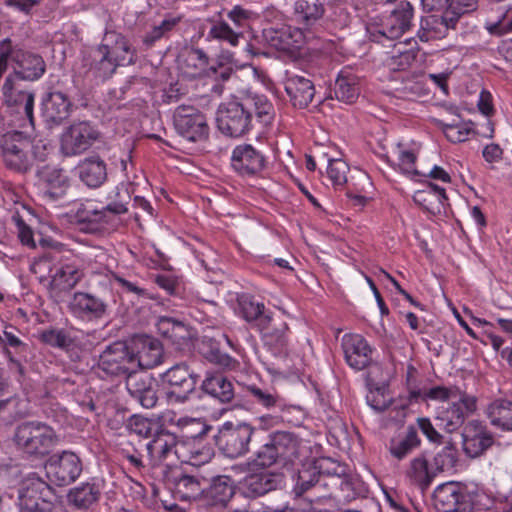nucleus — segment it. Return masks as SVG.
Returning <instances> with one entry per match:
<instances>
[{
	"label": "nucleus",
	"instance_id": "f257e3e1",
	"mask_svg": "<svg viewBox=\"0 0 512 512\" xmlns=\"http://www.w3.org/2000/svg\"><path fill=\"white\" fill-rule=\"evenodd\" d=\"M264 124H269L274 116L273 104L267 96L249 94L237 101L222 103L216 112L219 131L230 137H241L252 127V115Z\"/></svg>",
	"mask_w": 512,
	"mask_h": 512
},
{
	"label": "nucleus",
	"instance_id": "f03ea898",
	"mask_svg": "<svg viewBox=\"0 0 512 512\" xmlns=\"http://www.w3.org/2000/svg\"><path fill=\"white\" fill-rule=\"evenodd\" d=\"M302 448V439L298 434L288 430H276L253 453L248 465L252 470L284 468L301 459Z\"/></svg>",
	"mask_w": 512,
	"mask_h": 512
},
{
	"label": "nucleus",
	"instance_id": "7ed1b4c3",
	"mask_svg": "<svg viewBox=\"0 0 512 512\" xmlns=\"http://www.w3.org/2000/svg\"><path fill=\"white\" fill-rule=\"evenodd\" d=\"M55 489L36 473L28 474L18 489V506L22 512H51L56 502Z\"/></svg>",
	"mask_w": 512,
	"mask_h": 512
},
{
	"label": "nucleus",
	"instance_id": "20e7f679",
	"mask_svg": "<svg viewBox=\"0 0 512 512\" xmlns=\"http://www.w3.org/2000/svg\"><path fill=\"white\" fill-rule=\"evenodd\" d=\"M14 441L27 454L45 456L56 445L57 437L54 430L48 425L28 421L16 427Z\"/></svg>",
	"mask_w": 512,
	"mask_h": 512
},
{
	"label": "nucleus",
	"instance_id": "39448f33",
	"mask_svg": "<svg viewBox=\"0 0 512 512\" xmlns=\"http://www.w3.org/2000/svg\"><path fill=\"white\" fill-rule=\"evenodd\" d=\"M111 291L107 284L102 285L99 291H77L69 303L70 313L77 319L94 322L104 319L109 312Z\"/></svg>",
	"mask_w": 512,
	"mask_h": 512
},
{
	"label": "nucleus",
	"instance_id": "423d86ee",
	"mask_svg": "<svg viewBox=\"0 0 512 512\" xmlns=\"http://www.w3.org/2000/svg\"><path fill=\"white\" fill-rule=\"evenodd\" d=\"M0 147L6 167L21 173L31 169L33 139L29 135L18 130L8 131L2 135Z\"/></svg>",
	"mask_w": 512,
	"mask_h": 512
},
{
	"label": "nucleus",
	"instance_id": "0eeeda50",
	"mask_svg": "<svg viewBox=\"0 0 512 512\" xmlns=\"http://www.w3.org/2000/svg\"><path fill=\"white\" fill-rule=\"evenodd\" d=\"M198 375L185 362L177 363L161 374L167 386L166 398L172 404H184L196 390Z\"/></svg>",
	"mask_w": 512,
	"mask_h": 512
},
{
	"label": "nucleus",
	"instance_id": "6e6552de",
	"mask_svg": "<svg viewBox=\"0 0 512 512\" xmlns=\"http://www.w3.org/2000/svg\"><path fill=\"white\" fill-rule=\"evenodd\" d=\"M255 428L246 422H225L214 436L219 450L229 458H238L249 451Z\"/></svg>",
	"mask_w": 512,
	"mask_h": 512
},
{
	"label": "nucleus",
	"instance_id": "1a4fd4ad",
	"mask_svg": "<svg viewBox=\"0 0 512 512\" xmlns=\"http://www.w3.org/2000/svg\"><path fill=\"white\" fill-rule=\"evenodd\" d=\"M432 503L438 512H472L473 498L467 487L459 482H445L436 487Z\"/></svg>",
	"mask_w": 512,
	"mask_h": 512
},
{
	"label": "nucleus",
	"instance_id": "9d476101",
	"mask_svg": "<svg viewBox=\"0 0 512 512\" xmlns=\"http://www.w3.org/2000/svg\"><path fill=\"white\" fill-rule=\"evenodd\" d=\"M173 123L176 132L191 142L208 139L209 125L207 118L198 108L190 105H180L173 113Z\"/></svg>",
	"mask_w": 512,
	"mask_h": 512
},
{
	"label": "nucleus",
	"instance_id": "9b49d317",
	"mask_svg": "<svg viewBox=\"0 0 512 512\" xmlns=\"http://www.w3.org/2000/svg\"><path fill=\"white\" fill-rule=\"evenodd\" d=\"M261 333L264 347L276 358H284L288 354L289 327L281 314L271 313L260 319L257 326Z\"/></svg>",
	"mask_w": 512,
	"mask_h": 512
},
{
	"label": "nucleus",
	"instance_id": "f8f14e48",
	"mask_svg": "<svg viewBox=\"0 0 512 512\" xmlns=\"http://www.w3.org/2000/svg\"><path fill=\"white\" fill-rule=\"evenodd\" d=\"M99 367L111 376H126L136 372L131 343L116 341L101 353Z\"/></svg>",
	"mask_w": 512,
	"mask_h": 512
},
{
	"label": "nucleus",
	"instance_id": "ddd939ff",
	"mask_svg": "<svg viewBox=\"0 0 512 512\" xmlns=\"http://www.w3.org/2000/svg\"><path fill=\"white\" fill-rule=\"evenodd\" d=\"M100 136L87 121L73 123L61 137V152L65 156L79 155L88 150Z\"/></svg>",
	"mask_w": 512,
	"mask_h": 512
},
{
	"label": "nucleus",
	"instance_id": "4468645a",
	"mask_svg": "<svg viewBox=\"0 0 512 512\" xmlns=\"http://www.w3.org/2000/svg\"><path fill=\"white\" fill-rule=\"evenodd\" d=\"M47 476L59 486L74 482L82 472L80 458L74 453L64 451L52 455L45 464Z\"/></svg>",
	"mask_w": 512,
	"mask_h": 512
},
{
	"label": "nucleus",
	"instance_id": "2eb2a0df",
	"mask_svg": "<svg viewBox=\"0 0 512 512\" xmlns=\"http://www.w3.org/2000/svg\"><path fill=\"white\" fill-rule=\"evenodd\" d=\"M283 86L294 108H306L315 96L314 82L306 71H286Z\"/></svg>",
	"mask_w": 512,
	"mask_h": 512
},
{
	"label": "nucleus",
	"instance_id": "dca6fc26",
	"mask_svg": "<svg viewBox=\"0 0 512 512\" xmlns=\"http://www.w3.org/2000/svg\"><path fill=\"white\" fill-rule=\"evenodd\" d=\"M328 486V481L322 479L312 463H310L303 465L302 468L298 470L293 493L296 497H304L307 501L313 503L331 497V491L321 493V489H327Z\"/></svg>",
	"mask_w": 512,
	"mask_h": 512
},
{
	"label": "nucleus",
	"instance_id": "f3484780",
	"mask_svg": "<svg viewBox=\"0 0 512 512\" xmlns=\"http://www.w3.org/2000/svg\"><path fill=\"white\" fill-rule=\"evenodd\" d=\"M266 157L251 144L237 145L231 155V167L242 177L259 176L266 168Z\"/></svg>",
	"mask_w": 512,
	"mask_h": 512
},
{
	"label": "nucleus",
	"instance_id": "a211bd4d",
	"mask_svg": "<svg viewBox=\"0 0 512 512\" xmlns=\"http://www.w3.org/2000/svg\"><path fill=\"white\" fill-rule=\"evenodd\" d=\"M158 382L145 371H136L126 378V389L143 408L150 409L158 402Z\"/></svg>",
	"mask_w": 512,
	"mask_h": 512
},
{
	"label": "nucleus",
	"instance_id": "6ab92c4d",
	"mask_svg": "<svg viewBox=\"0 0 512 512\" xmlns=\"http://www.w3.org/2000/svg\"><path fill=\"white\" fill-rule=\"evenodd\" d=\"M107 52L122 66L134 65L137 61V51L121 32L116 31L111 24H106L102 42L97 45Z\"/></svg>",
	"mask_w": 512,
	"mask_h": 512
},
{
	"label": "nucleus",
	"instance_id": "aec40b11",
	"mask_svg": "<svg viewBox=\"0 0 512 512\" xmlns=\"http://www.w3.org/2000/svg\"><path fill=\"white\" fill-rule=\"evenodd\" d=\"M130 343L136 370L152 369L162 363L163 347L158 339L141 334L135 335Z\"/></svg>",
	"mask_w": 512,
	"mask_h": 512
},
{
	"label": "nucleus",
	"instance_id": "412c9836",
	"mask_svg": "<svg viewBox=\"0 0 512 512\" xmlns=\"http://www.w3.org/2000/svg\"><path fill=\"white\" fill-rule=\"evenodd\" d=\"M21 80L15 74L9 73L4 80L2 85V104L19 111L21 108L24 110V114L29 120L31 125H34V99L35 95L33 92L24 91L18 88V81Z\"/></svg>",
	"mask_w": 512,
	"mask_h": 512
},
{
	"label": "nucleus",
	"instance_id": "4be33fe9",
	"mask_svg": "<svg viewBox=\"0 0 512 512\" xmlns=\"http://www.w3.org/2000/svg\"><path fill=\"white\" fill-rule=\"evenodd\" d=\"M180 68L184 75L190 78L202 76H216L218 69L222 68V64L215 65L207 53L197 47L185 48L179 56Z\"/></svg>",
	"mask_w": 512,
	"mask_h": 512
},
{
	"label": "nucleus",
	"instance_id": "5701e85b",
	"mask_svg": "<svg viewBox=\"0 0 512 512\" xmlns=\"http://www.w3.org/2000/svg\"><path fill=\"white\" fill-rule=\"evenodd\" d=\"M127 212V203L113 201L101 209L88 206L79 209L77 217L81 223L94 225L92 229H106L115 226L117 217Z\"/></svg>",
	"mask_w": 512,
	"mask_h": 512
},
{
	"label": "nucleus",
	"instance_id": "b1692460",
	"mask_svg": "<svg viewBox=\"0 0 512 512\" xmlns=\"http://www.w3.org/2000/svg\"><path fill=\"white\" fill-rule=\"evenodd\" d=\"M494 443V436L486 425L478 420L467 423L462 432V446L470 458L482 455Z\"/></svg>",
	"mask_w": 512,
	"mask_h": 512
},
{
	"label": "nucleus",
	"instance_id": "393cba45",
	"mask_svg": "<svg viewBox=\"0 0 512 512\" xmlns=\"http://www.w3.org/2000/svg\"><path fill=\"white\" fill-rule=\"evenodd\" d=\"M341 346L345 361L351 368L363 370L372 364V348L360 334H345Z\"/></svg>",
	"mask_w": 512,
	"mask_h": 512
},
{
	"label": "nucleus",
	"instance_id": "a878e982",
	"mask_svg": "<svg viewBox=\"0 0 512 512\" xmlns=\"http://www.w3.org/2000/svg\"><path fill=\"white\" fill-rule=\"evenodd\" d=\"M12 61L15 67L11 73L23 81H36L46 71V64L42 56L30 51L13 48Z\"/></svg>",
	"mask_w": 512,
	"mask_h": 512
},
{
	"label": "nucleus",
	"instance_id": "bb28decb",
	"mask_svg": "<svg viewBox=\"0 0 512 512\" xmlns=\"http://www.w3.org/2000/svg\"><path fill=\"white\" fill-rule=\"evenodd\" d=\"M265 41L279 51L294 54L304 44V34L299 28H267L263 30Z\"/></svg>",
	"mask_w": 512,
	"mask_h": 512
},
{
	"label": "nucleus",
	"instance_id": "cd10ccee",
	"mask_svg": "<svg viewBox=\"0 0 512 512\" xmlns=\"http://www.w3.org/2000/svg\"><path fill=\"white\" fill-rule=\"evenodd\" d=\"M414 10L408 1H400L385 18L381 34L388 39L400 38L411 26Z\"/></svg>",
	"mask_w": 512,
	"mask_h": 512
},
{
	"label": "nucleus",
	"instance_id": "c85d7f7f",
	"mask_svg": "<svg viewBox=\"0 0 512 512\" xmlns=\"http://www.w3.org/2000/svg\"><path fill=\"white\" fill-rule=\"evenodd\" d=\"M200 390L221 404L233 403L238 397L234 383L222 373H207Z\"/></svg>",
	"mask_w": 512,
	"mask_h": 512
},
{
	"label": "nucleus",
	"instance_id": "c756f323",
	"mask_svg": "<svg viewBox=\"0 0 512 512\" xmlns=\"http://www.w3.org/2000/svg\"><path fill=\"white\" fill-rule=\"evenodd\" d=\"M71 106L66 94L60 91L49 92L42 99V117L50 127L60 125L69 117Z\"/></svg>",
	"mask_w": 512,
	"mask_h": 512
},
{
	"label": "nucleus",
	"instance_id": "7c9ffc66",
	"mask_svg": "<svg viewBox=\"0 0 512 512\" xmlns=\"http://www.w3.org/2000/svg\"><path fill=\"white\" fill-rule=\"evenodd\" d=\"M235 494V485L231 477L219 475L204 488L202 502L209 507L225 508Z\"/></svg>",
	"mask_w": 512,
	"mask_h": 512
},
{
	"label": "nucleus",
	"instance_id": "2f4dec72",
	"mask_svg": "<svg viewBox=\"0 0 512 512\" xmlns=\"http://www.w3.org/2000/svg\"><path fill=\"white\" fill-rule=\"evenodd\" d=\"M88 72L100 81L110 79L119 66H122L116 59L101 50L98 46L93 48L88 57L84 59Z\"/></svg>",
	"mask_w": 512,
	"mask_h": 512
},
{
	"label": "nucleus",
	"instance_id": "473e14b6",
	"mask_svg": "<svg viewBox=\"0 0 512 512\" xmlns=\"http://www.w3.org/2000/svg\"><path fill=\"white\" fill-rule=\"evenodd\" d=\"M169 484L175 497L181 501H202L204 487L196 476L183 472L173 473L169 478Z\"/></svg>",
	"mask_w": 512,
	"mask_h": 512
},
{
	"label": "nucleus",
	"instance_id": "72a5a7b5",
	"mask_svg": "<svg viewBox=\"0 0 512 512\" xmlns=\"http://www.w3.org/2000/svg\"><path fill=\"white\" fill-rule=\"evenodd\" d=\"M76 170L80 180L90 188L100 187L107 179L106 163L99 156L83 159Z\"/></svg>",
	"mask_w": 512,
	"mask_h": 512
},
{
	"label": "nucleus",
	"instance_id": "f704fd0d",
	"mask_svg": "<svg viewBox=\"0 0 512 512\" xmlns=\"http://www.w3.org/2000/svg\"><path fill=\"white\" fill-rule=\"evenodd\" d=\"M317 473L322 479L328 481V491H331L337 486L344 484L348 485V472L347 466L337 462L331 458L323 457L312 462Z\"/></svg>",
	"mask_w": 512,
	"mask_h": 512
},
{
	"label": "nucleus",
	"instance_id": "c9c22d12",
	"mask_svg": "<svg viewBox=\"0 0 512 512\" xmlns=\"http://www.w3.org/2000/svg\"><path fill=\"white\" fill-rule=\"evenodd\" d=\"M475 411H467L461 403L441 406L435 417L436 425L448 433H453L465 423L466 418Z\"/></svg>",
	"mask_w": 512,
	"mask_h": 512
},
{
	"label": "nucleus",
	"instance_id": "e433bc0d",
	"mask_svg": "<svg viewBox=\"0 0 512 512\" xmlns=\"http://www.w3.org/2000/svg\"><path fill=\"white\" fill-rule=\"evenodd\" d=\"M283 482L281 473H254L249 475L244 482L245 493L249 497H260L266 493L276 490Z\"/></svg>",
	"mask_w": 512,
	"mask_h": 512
},
{
	"label": "nucleus",
	"instance_id": "4c0bfd02",
	"mask_svg": "<svg viewBox=\"0 0 512 512\" xmlns=\"http://www.w3.org/2000/svg\"><path fill=\"white\" fill-rule=\"evenodd\" d=\"M37 174L46 186L45 193L53 199L63 196L69 187V179L63 169L44 166Z\"/></svg>",
	"mask_w": 512,
	"mask_h": 512
},
{
	"label": "nucleus",
	"instance_id": "58836bf2",
	"mask_svg": "<svg viewBox=\"0 0 512 512\" xmlns=\"http://www.w3.org/2000/svg\"><path fill=\"white\" fill-rule=\"evenodd\" d=\"M406 476L410 482L425 492L437 476L432 465H429L427 458L421 454L413 458L406 470Z\"/></svg>",
	"mask_w": 512,
	"mask_h": 512
},
{
	"label": "nucleus",
	"instance_id": "ea45409f",
	"mask_svg": "<svg viewBox=\"0 0 512 512\" xmlns=\"http://www.w3.org/2000/svg\"><path fill=\"white\" fill-rule=\"evenodd\" d=\"M486 415L492 426L502 431H512V401L497 398L488 404Z\"/></svg>",
	"mask_w": 512,
	"mask_h": 512
},
{
	"label": "nucleus",
	"instance_id": "a19ab883",
	"mask_svg": "<svg viewBox=\"0 0 512 512\" xmlns=\"http://www.w3.org/2000/svg\"><path fill=\"white\" fill-rule=\"evenodd\" d=\"M333 91L337 100L346 104L354 103L360 93L358 78L350 71H340Z\"/></svg>",
	"mask_w": 512,
	"mask_h": 512
},
{
	"label": "nucleus",
	"instance_id": "79ce46f5",
	"mask_svg": "<svg viewBox=\"0 0 512 512\" xmlns=\"http://www.w3.org/2000/svg\"><path fill=\"white\" fill-rule=\"evenodd\" d=\"M421 444V440L418 436L417 429L410 425L407 427L404 435H398L390 440L389 452L397 460H403L412 451L418 448Z\"/></svg>",
	"mask_w": 512,
	"mask_h": 512
},
{
	"label": "nucleus",
	"instance_id": "37998d69",
	"mask_svg": "<svg viewBox=\"0 0 512 512\" xmlns=\"http://www.w3.org/2000/svg\"><path fill=\"white\" fill-rule=\"evenodd\" d=\"M325 13V7L320 0H295L294 16L298 23L311 26L320 20Z\"/></svg>",
	"mask_w": 512,
	"mask_h": 512
},
{
	"label": "nucleus",
	"instance_id": "c03bdc74",
	"mask_svg": "<svg viewBox=\"0 0 512 512\" xmlns=\"http://www.w3.org/2000/svg\"><path fill=\"white\" fill-rule=\"evenodd\" d=\"M100 496V490L94 483H82L71 489L67 495L68 502L78 509H88Z\"/></svg>",
	"mask_w": 512,
	"mask_h": 512
},
{
	"label": "nucleus",
	"instance_id": "a18cd8bd",
	"mask_svg": "<svg viewBox=\"0 0 512 512\" xmlns=\"http://www.w3.org/2000/svg\"><path fill=\"white\" fill-rule=\"evenodd\" d=\"M177 438L173 433L166 430L157 431L153 439L146 445V448L152 456L159 459H166L176 447Z\"/></svg>",
	"mask_w": 512,
	"mask_h": 512
},
{
	"label": "nucleus",
	"instance_id": "49530a36",
	"mask_svg": "<svg viewBox=\"0 0 512 512\" xmlns=\"http://www.w3.org/2000/svg\"><path fill=\"white\" fill-rule=\"evenodd\" d=\"M237 301L243 318L249 323L255 322L256 327L260 324V319L272 313L265 311L264 304L255 301L254 297L248 294L238 296Z\"/></svg>",
	"mask_w": 512,
	"mask_h": 512
},
{
	"label": "nucleus",
	"instance_id": "de8ad7c7",
	"mask_svg": "<svg viewBox=\"0 0 512 512\" xmlns=\"http://www.w3.org/2000/svg\"><path fill=\"white\" fill-rule=\"evenodd\" d=\"M158 329L164 337L173 343H179L180 340H184L189 336V332L182 322L169 317H162L160 319Z\"/></svg>",
	"mask_w": 512,
	"mask_h": 512
},
{
	"label": "nucleus",
	"instance_id": "09e8293b",
	"mask_svg": "<svg viewBox=\"0 0 512 512\" xmlns=\"http://www.w3.org/2000/svg\"><path fill=\"white\" fill-rule=\"evenodd\" d=\"M477 3L478 0H451L447 10L444 11V19H447L454 29L462 15L476 10Z\"/></svg>",
	"mask_w": 512,
	"mask_h": 512
},
{
	"label": "nucleus",
	"instance_id": "8fccbe9b",
	"mask_svg": "<svg viewBox=\"0 0 512 512\" xmlns=\"http://www.w3.org/2000/svg\"><path fill=\"white\" fill-rule=\"evenodd\" d=\"M457 456L458 452L453 444L449 443L443 447V449L438 452L433 459L432 466L434 471H436V475L444 470H449L455 467L458 461Z\"/></svg>",
	"mask_w": 512,
	"mask_h": 512
},
{
	"label": "nucleus",
	"instance_id": "3c124183",
	"mask_svg": "<svg viewBox=\"0 0 512 512\" xmlns=\"http://www.w3.org/2000/svg\"><path fill=\"white\" fill-rule=\"evenodd\" d=\"M39 339L51 347L68 350L73 345V339L64 329H47L40 333Z\"/></svg>",
	"mask_w": 512,
	"mask_h": 512
},
{
	"label": "nucleus",
	"instance_id": "603ef678",
	"mask_svg": "<svg viewBox=\"0 0 512 512\" xmlns=\"http://www.w3.org/2000/svg\"><path fill=\"white\" fill-rule=\"evenodd\" d=\"M437 197L435 194L422 189L414 193L413 201L424 210L435 215L441 213L442 208L445 206V202Z\"/></svg>",
	"mask_w": 512,
	"mask_h": 512
},
{
	"label": "nucleus",
	"instance_id": "864d4df0",
	"mask_svg": "<svg viewBox=\"0 0 512 512\" xmlns=\"http://www.w3.org/2000/svg\"><path fill=\"white\" fill-rule=\"evenodd\" d=\"M84 272L75 264H65L59 269L54 277V281H62L64 288L72 289L83 278Z\"/></svg>",
	"mask_w": 512,
	"mask_h": 512
},
{
	"label": "nucleus",
	"instance_id": "5fc2aeb1",
	"mask_svg": "<svg viewBox=\"0 0 512 512\" xmlns=\"http://www.w3.org/2000/svg\"><path fill=\"white\" fill-rule=\"evenodd\" d=\"M208 37L219 41H226L232 46H236L239 41L240 34L235 32L228 23L219 21L210 28Z\"/></svg>",
	"mask_w": 512,
	"mask_h": 512
},
{
	"label": "nucleus",
	"instance_id": "6e6d98bb",
	"mask_svg": "<svg viewBox=\"0 0 512 512\" xmlns=\"http://www.w3.org/2000/svg\"><path fill=\"white\" fill-rule=\"evenodd\" d=\"M472 123H463L453 121L452 123H443L442 128L447 139L453 143L463 142L468 139L469 134L473 131Z\"/></svg>",
	"mask_w": 512,
	"mask_h": 512
},
{
	"label": "nucleus",
	"instance_id": "4d7b16f0",
	"mask_svg": "<svg viewBox=\"0 0 512 512\" xmlns=\"http://www.w3.org/2000/svg\"><path fill=\"white\" fill-rule=\"evenodd\" d=\"M349 170L348 165L341 159H331L327 168L329 179L334 185H343L346 183V174Z\"/></svg>",
	"mask_w": 512,
	"mask_h": 512
},
{
	"label": "nucleus",
	"instance_id": "13d9d810",
	"mask_svg": "<svg viewBox=\"0 0 512 512\" xmlns=\"http://www.w3.org/2000/svg\"><path fill=\"white\" fill-rule=\"evenodd\" d=\"M446 388L448 400L456 399L457 401H454L453 403H461L467 411H476L477 400L474 396L467 394L456 385L446 386Z\"/></svg>",
	"mask_w": 512,
	"mask_h": 512
},
{
	"label": "nucleus",
	"instance_id": "bf43d9fd",
	"mask_svg": "<svg viewBox=\"0 0 512 512\" xmlns=\"http://www.w3.org/2000/svg\"><path fill=\"white\" fill-rule=\"evenodd\" d=\"M154 426H155V424L151 420L144 418V417L135 416V415L129 419L128 424H127L128 429L132 433H134L140 437L151 436L152 429Z\"/></svg>",
	"mask_w": 512,
	"mask_h": 512
},
{
	"label": "nucleus",
	"instance_id": "052dcab7",
	"mask_svg": "<svg viewBox=\"0 0 512 512\" xmlns=\"http://www.w3.org/2000/svg\"><path fill=\"white\" fill-rule=\"evenodd\" d=\"M247 390L253 396L254 400L265 408H271L278 405L280 399L276 394L263 390L255 385L247 387Z\"/></svg>",
	"mask_w": 512,
	"mask_h": 512
},
{
	"label": "nucleus",
	"instance_id": "680f3d73",
	"mask_svg": "<svg viewBox=\"0 0 512 512\" xmlns=\"http://www.w3.org/2000/svg\"><path fill=\"white\" fill-rule=\"evenodd\" d=\"M416 60V54L413 51L400 52L396 56H392L388 62V67L393 71H404L408 69Z\"/></svg>",
	"mask_w": 512,
	"mask_h": 512
},
{
	"label": "nucleus",
	"instance_id": "e2e57ef3",
	"mask_svg": "<svg viewBox=\"0 0 512 512\" xmlns=\"http://www.w3.org/2000/svg\"><path fill=\"white\" fill-rule=\"evenodd\" d=\"M416 162V155L409 150H401L398 158V166L400 170L405 174H412L415 176L421 175V173L414 168Z\"/></svg>",
	"mask_w": 512,
	"mask_h": 512
},
{
	"label": "nucleus",
	"instance_id": "0e129e2a",
	"mask_svg": "<svg viewBox=\"0 0 512 512\" xmlns=\"http://www.w3.org/2000/svg\"><path fill=\"white\" fill-rule=\"evenodd\" d=\"M417 424L430 442L435 444H441L443 442V436L435 429L429 418L420 417L417 419Z\"/></svg>",
	"mask_w": 512,
	"mask_h": 512
},
{
	"label": "nucleus",
	"instance_id": "69168bd1",
	"mask_svg": "<svg viewBox=\"0 0 512 512\" xmlns=\"http://www.w3.org/2000/svg\"><path fill=\"white\" fill-rule=\"evenodd\" d=\"M442 25L446 29L452 28L447 19H444V13L441 16L438 15H428L426 17H422L420 21V26L423 30H428L432 34L436 36L438 26Z\"/></svg>",
	"mask_w": 512,
	"mask_h": 512
},
{
	"label": "nucleus",
	"instance_id": "338daca9",
	"mask_svg": "<svg viewBox=\"0 0 512 512\" xmlns=\"http://www.w3.org/2000/svg\"><path fill=\"white\" fill-rule=\"evenodd\" d=\"M155 283L162 288L168 295H176L178 284L176 280L169 275H157Z\"/></svg>",
	"mask_w": 512,
	"mask_h": 512
},
{
	"label": "nucleus",
	"instance_id": "774afa93",
	"mask_svg": "<svg viewBox=\"0 0 512 512\" xmlns=\"http://www.w3.org/2000/svg\"><path fill=\"white\" fill-rule=\"evenodd\" d=\"M212 361L226 370H235L239 366V362L236 359L219 351L213 354Z\"/></svg>",
	"mask_w": 512,
	"mask_h": 512
}]
</instances>
